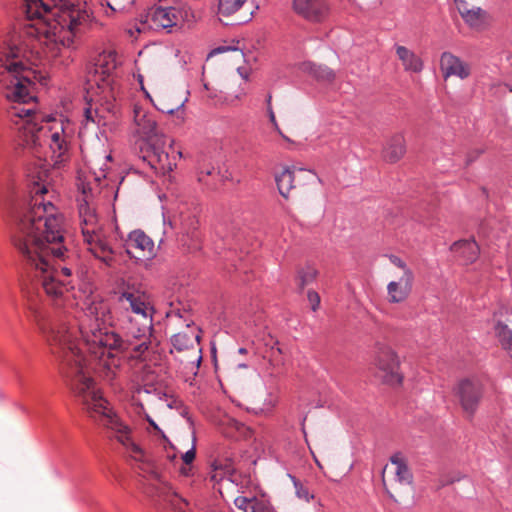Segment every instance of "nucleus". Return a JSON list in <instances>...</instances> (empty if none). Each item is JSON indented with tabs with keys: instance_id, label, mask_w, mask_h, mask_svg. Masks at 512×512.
Listing matches in <instances>:
<instances>
[{
	"instance_id": "f257e3e1",
	"label": "nucleus",
	"mask_w": 512,
	"mask_h": 512,
	"mask_svg": "<svg viewBox=\"0 0 512 512\" xmlns=\"http://www.w3.org/2000/svg\"><path fill=\"white\" fill-rule=\"evenodd\" d=\"M117 302L125 310L121 328L127 337L140 340L133 345L124 342L106 324L110 321L109 306L99 296L86 299L84 308L71 323H59L46 334L51 353L60 363L61 370L72 378V388L89 412L101 425L112 430L115 438L136 461H143L144 452L131 439V430L108 406L91 378V371L99 370L110 381L120 365L118 354L127 352L131 358L141 357L149 348L154 308L149 298L139 291L124 290L117 293Z\"/></svg>"
},
{
	"instance_id": "f03ea898",
	"label": "nucleus",
	"mask_w": 512,
	"mask_h": 512,
	"mask_svg": "<svg viewBox=\"0 0 512 512\" xmlns=\"http://www.w3.org/2000/svg\"><path fill=\"white\" fill-rule=\"evenodd\" d=\"M23 10L26 20L20 37L29 43L24 46L9 40L0 46V89L7 100L18 103L10 116L19 118L15 123L20 144L34 151L48 145L58 164L67 159L69 148L63 123L40 124V113L21 106L35 99L33 88L42 78L30 67L28 47L31 52L42 50L48 58H56L62 47L71 48L88 29L91 15L85 6L72 0H24Z\"/></svg>"
},
{
	"instance_id": "7ed1b4c3",
	"label": "nucleus",
	"mask_w": 512,
	"mask_h": 512,
	"mask_svg": "<svg viewBox=\"0 0 512 512\" xmlns=\"http://www.w3.org/2000/svg\"><path fill=\"white\" fill-rule=\"evenodd\" d=\"M30 193L29 200L14 213L13 244L26 256H64L68 248L62 234L63 217L45 200V185L34 183Z\"/></svg>"
},
{
	"instance_id": "20e7f679",
	"label": "nucleus",
	"mask_w": 512,
	"mask_h": 512,
	"mask_svg": "<svg viewBox=\"0 0 512 512\" xmlns=\"http://www.w3.org/2000/svg\"><path fill=\"white\" fill-rule=\"evenodd\" d=\"M382 481L386 492L395 500L410 487L412 474L402 454L391 456L390 462L383 469Z\"/></svg>"
},
{
	"instance_id": "39448f33",
	"label": "nucleus",
	"mask_w": 512,
	"mask_h": 512,
	"mask_svg": "<svg viewBox=\"0 0 512 512\" xmlns=\"http://www.w3.org/2000/svg\"><path fill=\"white\" fill-rule=\"evenodd\" d=\"M54 258H29L30 269L39 278L45 293L54 299L64 297L69 283L59 278L58 269L52 263Z\"/></svg>"
},
{
	"instance_id": "423d86ee",
	"label": "nucleus",
	"mask_w": 512,
	"mask_h": 512,
	"mask_svg": "<svg viewBox=\"0 0 512 512\" xmlns=\"http://www.w3.org/2000/svg\"><path fill=\"white\" fill-rule=\"evenodd\" d=\"M374 365L377 369V376L383 382L391 386H397L402 383L403 375L400 372V361L390 347L380 346L378 348Z\"/></svg>"
},
{
	"instance_id": "0eeeda50",
	"label": "nucleus",
	"mask_w": 512,
	"mask_h": 512,
	"mask_svg": "<svg viewBox=\"0 0 512 512\" xmlns=\"http://www.w3.org/2000/svg\"><path fill=\"white\" fill-rule=\"evenodd\" d=\"M393 264L396 270L393 276L398 280L391 281L387 286L388 300L391 303L403 302L410 294L413 282V274L406 267L401 258H394Z\"/></svg>"
},
{
	"instance_id": "6e6552de",
	"label": "nucleus",
	"mask_w": 512,
	"mask_h": 512,
	"mask_svg": "<svg viewBox=\"0 0 512 512\" xmlns=\"http://www.w3.org/2000/svg\"><path fill=\"white\" fill-rule=\"evenodd\" d=\"M182 21L183 12L181 9L162 4L152 7L145 20L152 29H165L168 32H171V28L179 26Z\"/></svg>"
},
{
	"instance_id": "1a4fd4ad",
	"label": "nucleus",
	"mask_w": 512,
	"mask_h": 512,
	"mask_svg": "<svg viewBox=\"0 0 512 512\" xmlns=\"http://www.w3.org/2000/svg\"><path fill=\"white\" fill-rule=\"evenodd\" d=\"M116 69V61L112 54L100 55L95 63L94 83L101 90L105 99L114 98V79L112 74Z\"/></svg>"
},
{
	"instance_id": "9d476101",
	"label": "nucleus",
	"mask_w": 512,
	"mask_h": 512,
	"mask_svg": "<svg viewBox=\"0 0 512 512\" xmlns=\"http://www.w3.org/2000/svg\"><path fill=\"white\" fill-rule=\"evenodd\" d=\"M191 323L192 320L186 323L185 331L174 334L171 337V343L174 349L179 352H190L191 359L189 362L198 366L201 362L200 335L197 328H191Z\"/></svg>"
},
{
	"instance_id": "9b49d317",
	"label": "nucleus",
	"mask_w": 512,
	"mask_h": 512,
	"mask_svg": "<svg viewBox=\"0 0 512 512\" xmlns=\"http://www.w3.org/2000/svg\"><path fill=\"white\" fill-rule=\"evenodd\" d=\"M292 8L299 17L310 23L324 22L330 12L326 0H293Z\"/></svg>"
},
{
	"instance_id": "f8f14e48",
	"label": "nucleus",
	"mask_w": 512,
	"mask_h": 512,
	"mask_svg": "<svg viewBox=\"0 0 512 512\" xmlns=\"http://www.w3.org/2000/svg\"><path fill=\"white\" fill-rule=\"evenodd\" d=\"M166 147V137L147 144L143 160L155 171L170 172L176 164L170 159Z\"/></svg>"
},
{
	"instance_id": "ddd939ff",
	"label": "nucleus",
	"mask_w": 512,
	"mask_h": 512,
	"mask_svg": "<svg viewBox=\"0 0 512 512\" xmlns=\"http://www.w3.org/2000/svg\"><path fill=\"white\" fill-rule=\"evenodd\" d=\"M482 385L477 380L464 379L459 382L456 394L463 411L473 416L482 397Z\"/></svg>"
},
{
	"instance_id": "4468645a",
	"label": "nucleus",
	"mask_w": 512,
	"mask_h": 512,
	"mask_svg": "<svg viewBox=\"0 0 512 512\" xmlns=\"http://www.w3.org/2000/svg\"><path fill=\"white\" fill-rule=\"evenodd\" d=\"M169 224L172 228L177 230L178 234L182 235L180 241L183 245H188L189 248L197 247L198 219L195 215L181 213L178 218H175L174 221Z\"/></svg>"
},
{
	"instance_id": "2eb2a0df",
	"label": "nucleus",
	"mask_w": 512,
	"mask_h": 512,
	"mask_svg": "<svg viewBox=\"0 0 512 512\" xmlns=\"http://www.w3.org/2000/svg\"><path fill=\"white\" fill-rule=\"evenodd\" d=\"M134 122L137 133L143 136L147 144L165 138L159 131L155 118L141 109H134Z\"/></svg>"
},
{
	"instance_id": "dca6fc26",
	"label": "nucleus",
	"mask_w": 512,
	"mask_h": 512,
	"mask_svg": "<svg viewBox=\"0 0 512 512\" xmlns=\"http://www.w3.org/2000/svg\"><path fill=\"white\" fill-rule=\"evenodd\" d=\"M440 70L444 79L451 76L466 79L470 75V66L450 52H443L441 54Z\"/></svg>"
},
{
	"instance_id": "f3484780",
	"label": "nucleus",
	"mask_w": 512,
	"mask_h": 512,
	"mask_svg": "<svg viewBox=\"0 0 512 512\" xmlns=\"http://www.w3.org/2000/svg\"><path fill=\"white\" fill-rule=\"evenodd\" d=\"M235 512H272L265 499L256 496L239 495L234 499Z\"/></svg>"
},
{
	"instance_id": "a211bd4d",
	"label": "nucleus",
	"mask_w": 512,
	"mask_h": 512,
	"mask_svg": "<svg viewBox=\"0 0 512 512\" xmlns=\"http://www.w3.org/2000/svg\"><path fill=\"white\" fill-rule=\"evenodd\" d=\"M395 52L406 72L420 73L424 68L422 59L403 45L396 44Z\"/></svg>"
},
{
	"instance_id": "6ab92c4d",
	"label": "nucleus",
	"mask_w": 512,
	"mask_h": 512,
	"mask_svg": "<svg viewBox=\"0 0 512 512\" xmlns=\"http://www.w3.org/2000/svg\"><path fill=\"white\" fill-rule=\"evenodd\" d=\"M125 245L128 253H130V249L152 253L155 246L152 238L141 229H135L131 231L128 234Z\"/></svg>"
},
{
	"instance_id": "aec40b11",
	"label": "nucleus",
	"mask_w": 512,
	"mask_h": 512,
	"mask_svg": "<svg viewBox=\"0 0 512 512\" xmlns=\"http://www.w3.org/2000/svg\"><path fill=\"white\" fill-rule=\"evenodd\" d=\"M406 152L405 138L402 134L393 135L383 149V157L389 163H396Z\"/></svg>"
},
{
	"instance_id": "412c9836",
	"label": "nucleus",
	"mask_w": 512,
	"mask_h": 512,
	"mask_svg": "<svg viewBox=\"0 0 512 512\" xmlns=\"http://www.w3.org/2000/svg\"><path fill=\"white\" fill-rule=\"evenodd\" d=\"M82 234L84 241L88 246V251L93 256H98L99 253H112L110 246L101 238L99 234L95 232L94 229L90 231L88 228H82Z\"/></svg>"
},
{
	"instance_id": "4be33fe9",
	"label": "nucleus",
	"mask_w": 512,
	"mask_h": 512,
	"mask_svg": "<svg viewBox=\"0 0 512 512\" xmlns=\"http://www.w3.org/2000/svg\"><path fill=\"white\" fill-rule=\"evenodd\" d=\"M458 11L465 21L472 28H481L485 24L486 12L479 7L468 9L465 3L458 5Z\"/></svg>"
},
{
	"instance_id": "5701e85b",
	"label": "nucleus",
	"mask_w": 512,
	"mask_h": 512,
	"mask_svg": "<svg viewBox=\"0 0 512 512\" xmlns=\"http://www.w3.org/2000/svg\"><path fill=\"white\" fill-rule=\"evenodd\" d=\"M275 181L280 195L287 199L294 188V168L284 167L281 173L275 175Z\"/></svg>"
},
{
	"instance_id": "b1692460",
	"label": "nucleus",
	"mask_w": 512,
	"mask_h": 512,
	"mask_svg": "<svg viewBox=\"0 0 512 512\" xmlns=\"http://www.w3.org/2000/svg\"><path fill=\"white\" fill-rule=\"evenodd\" d=\"M450 250L460 256H475L480 253L479 245L473 238L454 242Z\"/></svg>"
},
{
	"instance_id": "393cba45",
	"label": "nucleus",
	"mask_w": 512,
	"mask_h": 512,
	"mask_svg": "<svg viewBox=\"0 0 512 512\" xmlns=\"http://www.w3.org/2000/svg\"><path fill=\"white\" fill-rule=\"evenodd\" d=\"M304 69L318 80L330 82L333 81L335 78L334 71L326 65L316 64L313 62H306L304 63Z\"/></svg>"
},
{
	"instance_id": "a878e982",
	"label": "nucleus",
	"mask_w": 512,
	"mask_h": 512,
	"mask_svg": "<svg viewBox=\"0 0 512 512\" xmlns=\"http://www.w3.org/2000/svg\"><path fill=\"white\" fill-rule=\"evenodd\" d=\"M159 493L160 496H162L166 501L170 502V504L179 512H186L184 507L188 506L187 501L180 497L176 492L172 491L171 487L164 485Z\"/></svg>"
},
{
	"instance_id": "bb28decb",
	"label": "nucleus",
	"mask_w": 512,
	"mask_h": 512,
	"mask_svg": "<svg viewBox=\"0 0 512 512\" xmlns=\"http://www.w3.org/2000/svg\"><path fill=\"white\" fill-rule=\"evenodd\" d=\"M247 0H218L217 12L221 16H230L242 8Z\"/></svg>"
},
{
	"instance_id": "cd10ccee",
	"label": "nucleus",
	"mask_w": 512,
	"mask_h": 512,
	"mask_svg": "<svg viewBox=\"0 0 512 512\" xmlns=\"http://www.w3.org/2000/svg\"><path fill=\"white\" fill-rule=\"evenodd\" d=\"M317 275L318 271L313 267H306L300 270L298 273L300 289H303L306 285H309L315 281Z\"/></svg>"
},
{
	"instance_id": "c85d7f7f",
	"label": "nucleus",
	"mask_w": 512,
	"mask_h": 512,
	"mask_svg": "<svg viewBox=\"0 0 512 512\" xmlns=\"http://www.w3.org/2000/svg\"><path fill=\"white\" fill-rule=\"evenodd\" d=\"M84 116H85L86 125L89 122L96 124L98 126L104 123L102 116H100L98 113V110L93 109L91 106L85 109Z\"/></svg>"
},
{
	"instance_id": "c756f323",
	"label": "nucleus",
	"mask_w": 512,
	"mask_h": 512,
	"mask_svg": "<svg viewBox=\"0 0 512 512\" xmlns=\"http://www.w3.org/2000/svg\"><path fill=\"white\" fill-rule=\"evenodd\" d=\"M80 215L83 217V223L86 226H88V225L93 226L94 223L96 222V216H95L94 212L88 206L80 207Z\"/></svg>"
},
{
	"instance_id": "7c9ffc66",
	"label": "nucleus",
	"mask_w": 512,
	"mask_h": 512,
	"mask_svg": "<svg viewBox=\"0 0 512 512\" xmlns=\"http://www.w3.org/2000/svg\"><path fill=\"white\" fill-rule=\"evenodd\" d=\"M292 480L294 483L297 497L302 500L309 501L310 497H312L310 495L309 490L306 487H304L295 477H292Z\"/></svg>"
},
{
	"instance_id": "2f4dec72",
	"label": "nucleus",
	"mask_w": 512,
	"mask_h": 512,
	"mask_svg": "<svg viewBox=\"0 0 512 512\" xmlns=\"http://www.w3.org/2000/svg\"><path fill=\"white\" fill-rule=\"evenodd\" d=\"M307 299L308 302L310 303L311 309L313 311H317L319 309L321 302L319 294L314 290H308Z\"/></svg>"
},
{
	"instance_id": "473e14b6",
	"label": "nucleus",
	"mask_w": 512,
	"mask_h": 512,
	"mask_svg": "<svg viewBox=\"0 0 512 512\" xmlns=\"http://www.w3.org/2000/svg\"><path fill=\"white\" fill-rule=\"evenodd\" d=\"M134 4V0H114L113 10H128Z\"/></svg>"
},
{
	"instance_id": "72a5a7b5",
	"label": "nucleus",
	"mask_w": 512,
	"mask_h": 512,
	"mask_svg": "<svg viewBox=\"0 0 512 512\" xmlns=\"http://www.w3.org/2000/svg\"><path fill=\"white\" fill-rule=\"evenodd\" d=\"M185 308L181 309L179 306H175L173 302L170 303V310L166 313L167 317L177 316L184 318Z\"/></svg>"
},
{
	"instance_id": "f704fd0d",
	"label": "nucleus",
	"mask_w": 512,
	"mask_h": 512,
	"mask_svg": "<svg viewBox=\"0 0 512 512\" xmlns=\"http://www.w3.org/2000/svg\"><path fill=\"white\" fill-rule=\"evenodd\" d=\"M146 419L149 422L150 426L155 430V432H157L172 447L171 442L167 439L166 435L158 427V425L155 423V421L149 415H146Z\"/></svg>"
},
{
	"instance_id": "c9c22d12",
	"label": "nucleus",
	"mask_w": 512,
	"mask_h": 512,
	"mask_svg": "<svg viewBox=\"0 0 512 512\" xmlns=\"http://www.w3.org/2000/svg\"><path fill=\"white\" fill-rule=\"evenodd\" d=\"M195 456L196 451L195 448L193 447L182 455L183 463L187 466L190 465L194 461Z\"/></svg>"
},
{
	"instance_id": "e433bc0d",
	"label": "nucleus",
	"mask_w": 512,
	"mask_h": 512,
	"mask_svg": "<svg viewBox=\"0 0 512 512\" xmlns=\"http://www.w3.org/2000/svg\"><path fill=\"white\" fill-rule=\"evenodd\" d=\"M29 310L31 311V313L33 315L34 321L37 323L39 328L45 333V326L41 322V316H40V313L38 312V310L36 308H34L33 306H30Z\"/></svg>"
},
{
	"instance_id": "4c0bfd02",
	"label": "nucleus",
	"mask_w": 512,
	"mask_h": 512,
	"mask_svg": "<svg viewBox=\"0 0 512 512\" xmlns=\"http://www.w3.org/2000/svg\"><path fill=\"white\" fill-rule=\"evenodd\" d=\"M185 101L180 102L175 107L165 106L164 108H160V110L167 114H173L175 111L181 109L184 106Z\"/></svg>"
},
{
	"instance_id": "58836bf2",
	"label": "nucleus",
	"mask_w": 512,
	"mask_h": 512,
	"mask_svg": "<svg viewBox=\"0 0 512 512\" xmlns=\"http://www.w3.org/2000/svg\"><path fill=\"white\" fill-rule=\"evenodd\" d=\"M267 112H268V116H269V119H270L271 123H273V125L275 126V128H276L277 130H279V128H278V124H277V122H276L275 114H274V111H273L272 107H268V108H267Z\"/></svg>"
},
{
	"instance_id": "ea45409f",
	"label": "nucleus",
	"mask_w": 512,
	"mask_h": 512,
	"mask_svg": "<svg viewBox=\"0 0 512 512\" xmlns=\"http://www.w3.org/2000/svg\"><path fill=\"white\" fill-rule=\"evenodd\" d=\"M230 50H236L235 48H232L230 46H220V47H217L215 48L211 54H214V53H223V52H226V51H230Z\"/></svg>"
},
{
	"instance_id": "a19ab883",
	"label": "nucleus",
	"mask_w": 512,
	"mask_h": 512,
	"mask_svg": "<svg viewBox=\"0 0 512 512\" xmlns=\"http://www.w3.org/2000/svg\"><path fill=\"white\" fill-rule=\"evenodd\" d=\"M230 50H236L235 48H232L230 46H220V47H217L215 48L211 54H214V53H223V52H226V51H230Z\"/></svg>"
},
{
	"instance_id": "79ce46f5",
	"label": "nucleus",
	"mask_w": 512,
	"mask_h": 512,
	"mask_svg": "<svg viewBox=\"0 0 512 512\" xmlns=\"http://www.w3.org/2000/svg\"><path fill=\"white\" fill-rule=\"evenodd\" d=\"M59 272V278L62 279V277H70L71 275V270L67 267H62L61 270H58Z\"/></svg>"
},
{
	"instance_id": "37998d69",
	"label": "nucleus",
	"mask_w": 512,
	"mask_h": 512,
	"mask_svg": "<svg viewBox=\"0 0 512 512\" xmlns=\"http://www.w3.org/2000/svg\"><path fill=\"white\" fill-rule=\"evenodd\" d=\"M212 170H213V168L200 171L199 177H198L199 181H203L204 180V175H206V176L211 175L212 174Z\"/></svg>"
},
{
	"instance_id": "c03bdc74",
	"label": "nucleus",
	"mask_w": 512,
	"mask_h": 512,
	"mask_svg": "<svg viewBox=\"0 0 512 512\" xmlns=\"http://www.w3.org/2000/svg\"><path fill=\"white\" fill-rule=\"evenodd\" d=\"M217 471H218V466H215L214 473L211 476V479L215 482H217L221 479V475H219Z\"/></svg>"
},
{
	"instance_id": "a18cd8bd",
	"label": "nucleus",
	"mask_w": 512,
	"mask_h": 512,
	"mask_svg": "<svg viewBox=\"0 0 512 512\" xmlns=\"http://www.w3.org/2000/svg\"><path fill=\"white\" fill-rule=\"evenodd\" d=\"M190 471H191V468H190V467H187V466L182 467V468L180 469L181 474H182V475H184V476H188V475H189V473H190Z\"/></svg>"
},
{
	"instance_id": "49530a36",
	"label": "nucleus",
	"mask_w": 512,
	"mask_h": 512,
	"mask_svg": "<svg viewBox=\"0 0 512 512\" xmlns=\"http://www.w3.org/2000/svg\"><path fill=\"white\" fill-rule=\"evenodd\" d=\"M271 101H272V96L269 94V95L267 96V99H266L267 108H268V107H272V105H271Z\"/></svg>"
},
{
	"instance_id": "de8ad7c7",
	"label": "nucleus",
	"mask_w": 512,
	"mask_h": 512,
	"mask_svg": "<svg viewBox=\"0 0 512 512\" xmlns=\"http://www.w3.org/2000/svg\"><path fill=\"white\" fill-rule=\"evenodd\" d=\"M479 153L480 152H477V154L473 158L469 156L467 162L468 163L472 162L479 155Z\"/></svg>"
},
{
	"instance_id": "09e8293b",
	"label": "nucleus",
	"mask_w": 512,
	"mask_h": 512,
	"mask_svg": "<svg viewBox=\"0 0 512 512\" xmlns=\"http://www.w3.org/2000/svg\"><path fill=\"white\" fill-rule=\"evenodd\" d=\"M238 351H239L240 354H245L246 353V349L245 348H240Z\"/></svg>"
},
{
	"instance_id": "8fccbe9b",
	"label": "nucleus",
	"mask_w": 512,
	"mask_h": 512,
	"mask_svg": "<svg viewBox=\"0 0 512 512\" xmlns=\"http://www.w3.org/2000/svg\"><path fill=\"white\" fill-rule=\"evenodd\" d=\"M302 431H303V433H304V436L306 437V432H305L304 425H302Z\"/></svg>"
},
{
	"instance_id": "3c124183",
	"label": "nucleus",
	"mask_w": 512,
	"mask_h": 512,
	"mask_svg": "<svg viewBox=\"0 0 512 512\" xmlns=\"http://www.w3.org/2000/svg\"><path fill=\"white\" fill-rule=\"evenodd\" d=\"M175 457H176L175 454L172 456H169L170 459H174Z\"/></svg>"
}]
</instances>
